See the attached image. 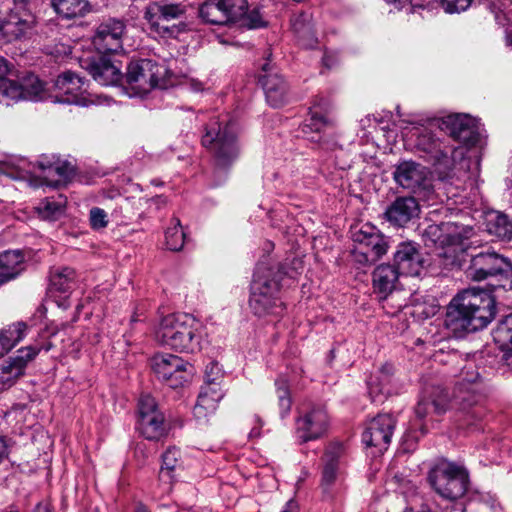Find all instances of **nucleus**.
Segmentation results:
<instances>
[{
    "instance_id": "nucleus-23",
    "label": "nucleus",
    "mask_w": 512,
    "mask_h": 512,
    "mask_svg": "<svg viewBox=\"0 0 512 512\" xmlns=\"http://www.w3.org/2000/svg\"><path fill=\"white\" fill-rule=\"evenodd\" d=\"M420 206L414 197H397L386 209L385 217L393 225L403 227L418 217Z\"/></svg>"
},
{
    "instance_id": "nucleus-5",
    "label": "nucleus",
    "mask_w": 512,
    "mask_h": 512,
    "mask_svg": "<svg viewBox=\"0 0 512 512\" xmlns=\"http://www.w3.org/2000/svg\"><path fill=\"white\" fill-rule=\"evenodd\" d=\"M155 339L176 352L195 354L202 349V327L187 314H168L160 320Z\"/></svg>"
},
{
    "instance_id": "nucleus-21",
    "label": "nucleus",
    "mask_w": 512,
    "mask_h": 512,
    "mask_svg": "<svg viewBox=\"0 0 512 512\" xmlns=\"http://www.w3.org/2000/svg\"><path fill=\"white\" fill-rule=\"evenodd\" d=\"M484 395L476 386L468 387L465 383H456L453 394V403L465 413L471 414L472 418H480L483 415L481 403Z\"/></svg>"
},
{
    "instance_id": "nucleus-43",
    "label": "nucleus",
    "mask_w": 512,
    "mask_h": 512,
    "mask_svg": "<svg viewBox=\"0 0 512 512\" xmlns=\"http://www.w3.org/2000/svg\"><path fill=\"white\" fill-rule=\"evenodd\" d=\"M55 164L56 165L52 176L57 175L59 178L56 180L46 178V185L56 188L62 182H65L66 180L70 179L74 175L75 169L70 162L66 160H61L60 158L56 159Z\"/></svg>"
},
{
    "instance_id": "nucleus-27",
    "label": "nucleus",
    "mask_w": 512,
    "mask_h": 512,
    "mask_svg": "<svg viewBox=\"0 0 512 512\" xmlns=\"http://www.w3.org/2000/svg\"><path fill=\"white\" fill-rule=\"evenodd\" d=\"M292 30L295 33L299 45L303 48H315L318 43L312 14L309 11H302L291 18Z\"/></svg>"
},
{
    "instance_id": "nucleus-45",
    "label": "nucleus",
    "mask_w": 512,
    "mask_h": 512,
    "mask_svg": "<svg viewBox=\"0 0 512 512\" xmlns=\"http://www.w3.org/2000/svg\"><path fill=\"white\" fill-rule=\"evenodd\" d=\"M0 97L14 101L23 99V88L21 81H14L8 79L6 76L0 79Z\"/></svg>"
},
{
    "instance_id": "nucleus-57",
    "label": "nucleus",
    "mask_w": 512,
    "mask_h": 512,
    "mask_svg": "<svg viewBox=\"0 0 512 512\" xmlns=\"http://www.w3.org/2000/svg\"><path fill=\"white\" fill-rule=\"evenodd\" d=\"M322 63H323V66L328 68V69H331L332 67H334L337 63V58L334 54H331V53H324L323 57H322Z\"/></svg>"
},
{
    "instance_id": "nucleus-19",
    "label": "nucleus",
    "mask_w": 512,
    "mask_h": 512,
    "mask_svg": "<svg viewBox=\"0 0 512 512\" xmlns=\"http://www.w3.org/2000/svg\"><path fill=\"white\" fill-rule=\"evenodd\" d=\"M54 87L57 92L52 96L53 102L86 105V99L82 92V78L75 73L67 71L60 74L55 80Z\"/></svg>"
},
{
    "instance_id": "nucleus-26",
    "label": "nucleus",
    "mask_w": 512,
    "mask_h": 512,
    "mask_svg": "<svg viewBox=\"0 0 512 512\" xmlns=\"http://www.w3.org/2000/svg\"><path fill=\"white\" fill-rule=\"evenodd\" d=\"M449 404L447 392L441 387H433L429 394L418 402L415 413L419 419H423L432 413L441 415L447 411Z\"/></svg>"
},
{
    "instance_id": "nucleus-17",
    "label": "nucleus",
    "mask_w": 512,
    "mask_h": 512,
    "mask_svg": "<svg viewBox=\"0 0 512 512\" xmlns=\"http://www.w3.org/2000/svg\"><path fill=\"white\" fill-rule=\"evenodd\" d=\"M395 424L396 420L391 414H378L367 423L362 434L363 443L382 453L391 442Z\"/></svg>"
},
{
    "instance_id": "nucleus-22",
    "label": "nucleus",
    "mask_w": 512,
    "mask_h": 512,
    "mask_svg": "<svg viewBox=\"0 0 512 512\" xmlns=\"http://www.w3.org/2000/svg\"><path fill=\"white\" fill-rule=\"evenodd\" d=\"M402 272L395 265L382 264L376 267L373 272V287L376 293L380 295L382 307L394 299L392 292L395 289L396 282Z\"/></svg>"
},
{
    "instance_id": "nucleus-12",
    "label": "nucleus",
    "mask_w": 512,
    "mask_h": 512,
    "mask_svg": "<svg viewBox=\"0 0 512 512\" xmlns=\"http://www.w3.org/2000/svg\"><path fill=\"white\" fill-rule=\"evenodd\" d=\"M162 66L151 59L132 60L124 79L135 95H145L158 87L162 76Z\"/></svg>"
},
{
    "instance_id": "nucleus-15",
    "label": "nucleus",
    "mask_w": 512,
    "mask_h": 512,
    "mask_svg": "<svg viewBox=\"0 0 512 512\" xmlns=\"http://www.w3.org/2000/svg\"><path fill=\"white\" fill-rule=\"evenodd\" d=\"M126 30L124 21L110 18L101 22L94 33L92 43L100 54H113L122 50V37Z\"/></svg>"
},
{
    "instance_id": "nucleus-4",
    "label": "nucleus",
    "mask_w": 512,
    "mask_h": 512,
    "mask_svg": "<svg viewBox=\"0 0 512 512\" xmlns=\"http://www.w3.org/2000/svg\"><path fill=\"white\" fill-rule=\"evenodd\" d=\"M415 153L429 164L442 180L451 177L456 163L465 156L463 147L451 145L447 138L439 137L427 127L415 128Z\"/></svg>"
},
{
    "instance_id": "nucleus-42",
    "label": "nucleus",
    "mask_w": 512,
    "mask_h": 512,
    "mask_svg": "<svg viewBox=\"0 0 512 512\" xmlns=\"http://www.w3.org/2000/svg\"><path fill=\"white\" fill-rule=\"evenodd\" d=\"M276 394L281 418H285L291 410L292 400L289 385L286 379L278 378L275 381Z\"/></svg>"
},
{
    "instance_id": "nucleus-33",
    "label": "nucleus",
    "mask_w": 512,
    "mask_h": 512,
    "mask_svg": "<svg viewBox=\"0 0 512 512\" xmlns=\"http://www.w3.org/2000/svg\"><path fill=\"white\" fill-rule=\"evenodd\" d=\"M486 231L500 240H512V219L500 211H490L485 216Z\"/></svg>"
},
{
    "instance_id": "nucleus-49",
    "label": "nucleus",
    "mask_w": 512,
    "mask_h": 512,
    "mask_svg": "<svg viewBox=\"0 0 512 512\" xmlns=\"http://www.w3.org/2000/svg\"><path fill=\"white\" fill-rule=\"evenodd\" d=\"M205 384L220 386V382L223 379V371L219 363L211 361L206 365L205 373Z\"/></svg>"
},
{
    "instance_id": "nucleus-11",
    "label": "nucleus",
    "mask_w": 512,
    "mask_h": 512,
    "mask_svg": "<svg viewBox=\"0 0 512 512\" xmlns=\"http://www.w3.org/2000/svg\"><path fill=\"white\" fill-rule=\"evenodd\" d=\"M150 364L157 378L173 389L183 387L194 374L189 362L173 354H156Z\"/></svg>"
},
{
    "instance_id": "nucleus-29",
    "label": "nucleus",
    "mask_w": 512,
    "mask_h": 512,
    "mask_svg": "<svg viewBox=\"0 0 512 512\" xmlns=\"http://www.w3.org/2000/svg\"><path fill=\"white\" fill-rule=\"evenodd\" d=\"M25 270V256L21 250L0 253V285L16 278Z\"/></svg>"
},
{
    "instance_id": "nucleus-30",
    "label": "nucleus",
    "mask_w": 512,
    "mask_h": 512,
    "mask_svg": "<svg viewBox=\"0 0 512 512\" xmlns=\"http://www.w3.org/2000/svg\"><path fill=\"white\" fill-rule=\"evenodd\" d=\"M76 271L71 267H53L49 275V292L67 295L76 286Z\"/></svg>"
},
{
    "instance_id": "nucleus-47",
    "label": "nucleus",
    "mask_w": 512,
    "mask_h": 512,
    "mask_svg": "<svg viewBox=\"0 0 512 512\" xmlns=\"http://www.w3.org/2000/svg\"><path fill=\"white\" fill-rule=\"evenodd\" d=\"M37 211L43 219L55 220L63 212V203L45 199L38 205Z\"/></svg>"
},
{
    "instance_id": "nucleus-53",
    "label": "nucleus",
    "mask_w": 512,
    "mask_h": 512,
    "mask_svg": "<svg viewBox=\"0 0 512 512\" xmlns=\"http://www.w3.org/2000/svg\"><path fill=\"white\" fill-rule=\"evenodd\" d=\"M243 24L251 29L261 28L266 25L259 10L253 9L247 11V14L242 18Z\"/></svg>"
},
{
    "instance_id": "nucleus-54",
    "label": "nucleus",
    "mask_w": 512,
    "mask_h": 512,
    "mask_svg": "<svg viewBox=\"0 0 512 512\" xmlns=\"http://www.w3.org/2000/svg\"><path fill=\"white\" fill-rule=\"evenodd\" d=\"M56 157H42L37 163L38 167L43 171L44 175V182L46 183V178L50 179L49 177L53 175V171L55 168L56 163Z\"/></svg>"
},
{
    "instance_id": "nucleus-24",
    "label": "nucleus",
    "mask_w": 512,
    "mask_h": 512,
    "mask_svg": "<svg viewBox=\"0 0 512 512\" xmlns=\"http://www.w3.org/2000/svg\"><path fill=\"white\" fill-rule=\"evenodd\" d=\"M86 69L93 79L102 86L118 84L124 78L120 68L106 54L90 61Z\"/></svg>"
},
{
    "instance_id": "nucleus-59",
    "label": "nucleus",
    "mask_w": 512,
    "mask_h": 512,
    "mask_svg": "<svg viewBox=\"0 0 512 512\" xmlns=\"http://www.w3.org/2000/svg\"><path fill=\"white\" fill-rule=\"evenodd\" d=\"M10 72V65L8 61L0 57V79H2L4 76H7Z\"/></svg>"
},
{
    "instance_id": "nucleus-20",
    "label": "nucleus",
    "mask_w": 512,
    "mask_h": 512,
    "mask_svg": "<svg viewBox=\"0 0 512 512\" xmlns=\"http://www.w3.org/2000/svg\"><path fill=\"white\" fill-rule=\"evenodd\" d=\"M394 263L402 275L419 276L425 267L426 259L417 243L407 241L398 244L394 253Z\"/></svg>"
},
{
    "instance_id": "nucleus-25",
    "label": "nucleus",
    "mask_w": 512,
    "mask_h": 512,
    "mask_svg": "<svg viewBox=\"0 0 512 512\" xmlns=\"http://www.w3.org/2000/svg\"><path fill=\"white\" fill-rule=\"evenodd\" d=\"M395 181L404 189L415 192L425 185L427 180L426 169L413 161H404L400 163L394 173Z\"/></svg>"
},
{
    "instance_id": "nucleus-58",
    "label": "nucleus",
    "mask_w": 512,
    "mask_h": 512,
    "mask_svg": "<svg viewBox=\"0 0 512 512\" xmlns=\"http://www.w3.org/2000/svg\"><path fill=\"white\" fill-rule=\"evenodd\" d=\"M52 347H53L52 342L46 341L43 344L35 343L33 345L26 346L25 348H36L37 349V355H38L41 350L49 351V350L52 349Z\"/></svg>"
},
{
    "instance_id": "nucleus-48",
    "label": "nucleus",
    "mask_w": 512,
    "mask_h": 512,
    "mask_svg": "<svg viewBox=\"0 0 512 512\" xmlns=\"http://www.w3.org/2000/svg\"><path fill=\"white\" fill-rule=\"evenodd\" d=\"M180 458L179 449L172 447L165 451L162 455V466L160 471V476L164 477L167 475L169 478H172L171 472H173L178 466Z\"/></svg>"
},
{
    "instance_id": "nucleus-16",
    "label": "nucleus",
    "mask_w": 512,
    "mask_h": 512,
    "mask_svg": "<svg viewBox=\"0 0 512 512\" xmlns=\"http://www.w3.org/2000/svg\"><path fill=\"white\" fill-rule=\"evenodd\" d=\"M259 82L270 106L278 108L288 102L289 85L269 60L262 65Z\"/></svg>"
},
{
    "instance_id": "nucleus-50",
    "label": "nucleus",
    "mask_w": 512,
    "mask_h": 512,
    "mask_svg": "<svg viewBox=\"0 0 512 512\" xmlns=\"http://www.w3.org/2000/svg\"><path fill=\"white\" fill-rule=\"evenodd\" d=\"M156 413H161V411L158 409L155 399L148 394L142 395L138 402V417Z\"/></svg>"
},
{
    "instance_id": "nucleus-36",
    "label": "nucleus",
    "mask_w": 512,
    "mask_h": 512,
    "mask_svg": "<svg viewBox=\"0 0 512 512\" xmlns=\"http://www.w3.org/2000/svg\"><path fill=\"white\" fill-rule=\"evenodd\" d=\"M341 452L340 446H334L328 448L323 456L322 486L325 489L331 487L337 479Z\"/></svg>"
},
{
    "instance_id": "nucleus-55",
    "label": "nucleus",
    "mask_w": 512,
    "mask_h": 512,
    "mask_svg": "<svg viewBox=\"0 0 512 512\" xmlns=\"http://www.w3.org/2000/svg\"><path fill=\"white\" fill-rule=\"evenodd\" d=\"M488 9L491 11V13L494 15L495 21L499 25H505L506 22L509 20L506 16V14L502 11L501 7L498 6L494 2H490L488 4Z\"/></svg>"
},
{
    "instance_id": "nucleus-6",
    "label": "nucleus",
    "mask_w": 512,
    "mask_h": 512,
    "mask_svg": "<svg viewBox=\"0 0 512 512\" xmlns=\"http://www.w3.org/2000/svg\"><path fill=\"white\" fill-rule=\"evenodd\" d=\"M428 482L439 496L454 501L465 494L469 484V473L463 466L443 462L429 471Z\"/></svg>"
},
{
    "instance_id": "nucleus-14",
    "label": "nucleus",
    "mask_w": 512,
    "mask_h": 512,
    "mask_svg": "<svg viewBox=\"0 0 512 512\" xmlns=\"http://www.w3.org/2000/svg\"><path fill=\"white\" fill-rule=\"evenodd\" d=\"M328 427V415L323 406L313 405L301 411L296 420V437L299 443L316 440L324 435Z\"/></svg>"
},
{
    "instance_id": "nucleus-39",
    "label": "nucleus",
    "mask_w": 512,
    "mask_h": 512,
    "mask_svg": "<svg viewBox=\"0 0 512 512\" xmlns=\"http://www.w3.org/2000/svg\"><path fill=\"white\" fill-rule=\"evenodd\" d=\"M329 124L327 117L317 111L311 110L310 117L301 126L304 137L312 142H319L322 130Z\"/></svg>"
},
{
    "instance_id": "nucleus-46",
    "label": "nucleus",
    "mask_w": 512,
    "mask_h": 512,
    "mask_svg": "<svg viewBox=\"0 0 512 512\" xmlns=\"http://www.w3.org/2000/svg\"><path fill=\"white\" fill-rule=\"evenodd\" d=\"M457 383H465L468 387L476 386L477 388H480L481 375L474 362H467L465 364L460 371Z\"/></svg>"
},
{
    "instance_id": "nucleus-13",
    "label": "nucleus",
    "mask_w": 512,
    "mask_h": 512,
    "mask_svg": "<svg viewBox=\"0 0 512 512\" xmlns=\"http://www.w3.org/2000/svg\"><path fill=\"white\" fill-rule=\"evenodd\" d=\"M441 131L467 147L475 146L480 140L475 118L467 114H450L439 122Z\"/></svg>"
},
{
    "instance_id": "nucleus-64",
    "label": "nucleus",
    "mask_w": 512,
    "mask_h": 512,
    "mask_svg": "<svg viewBox=\"0 0 512 512\" xmlns=\"http://www.w3.org/2000/svg\"><path fill=\"white\" fill-rule=\"evenodd\" d=\"M506 44L512 46V30L506 31Z\"/></svg>"
},
{
    "instance_id": "nucleus-9",
    "label": "nucleus",
    "mask_w": 512,
    "mask_h": 512,
    "mask_svg": "<svg viewBox=\"0 0 512 512\" xmlns=\"http://www.w3.org/2000/svg\"><path fill=\"white\" fill-rule=\"evenodd\" d=\"M472 234V227L447 221L428 225L423 232V238L427 246L433 245L441 249L438 256L448 257L452 247L461 245Z\"/></svg>"
},
{
    "instance_id": "nucleus-44",
    "label": "nucleus",
    "mask_w": 512,
    "mask_h": 512,
    "mask_svg": "<svg viewBox=\"0 0 512 512\" xmlns=\"http://www.w3.org/2000/svg\"><path fill=\"white\" fill-rule=\"evenodd\" d=\"M222 2V5L226 7L229 24L242 20V18L247 14V0H223Z\"/></svg>"
},
{
    "instance_id": "nucleus-1",
    "label": "nucleus",
    "mask_w": 512,
    "mask_h": 512,
    "mask_svg": "<svg viewBox=\"0 0 512 512\" xmlns=\"http://www.w3.org/2000/svg\"><path fill=\"white\" fill-rule=\"evenodd\" d=\"M496 314V299L490 291L468 288L451 299L447 305L444 324L456 338H462L486 328Z\"/></svg>"
},
{
    "instance_id": "nucleus-34",
    "label": "nucleus",
    "mask_w": 512,
    "mask_h": 512,
    "mask_svg": "<svg viewBox=\"0 0 512 512\" xmlns=\"http://www.w3.org/2000/svg\"><path fill=\"white\" fill-rule=\"evenodd\" d=\"M393 375V366L385 364L378 374L371 376L367 382L369 394L374 402L382 401L383 397L390 394L389 384Z\"/></svg>"
},
{
    "instance_id": "nucleus-62",
    "label": "nucleus",
    "mask_w": 512,
    "mask_h": 512,
    "mask_svg": "<svg viewBox=\"0 0 512 512\" xmlns=\"http://www.w3.org/2000/svg\"><path fill=\"white\" fill-rule=\"evenodd\" d=\"M33 512H51V509L48 503H39Z\"/></svg>"
},
{
    "instance_id": "nucleus-60",
    "label": "nucleus",
    "mask_w": 512,
    "mask_h": 512,
    "mask_svg": "<svg viewBox=\"0 0 512 512\" xmlns=\"http://www.w3.org/2000/svg\"><path fill=\"white\" fill-rule=\"evenodd\" d=\"M9 451L6 440L0 436V463L8 457Z\"/></svg>"
},
{
    "instance_id": "nucleus-3",
    "label": "nucleus",
    "mask_w": 512,
    "mask_h": 512,
    "mask_svg": "<svg viewBox=\"0 0 512 512\" xmlns=\"http://www.w3.org/2000/svg\"><path fill=\"white\" fill-rule=\"evenodd\" d=\"M286 272L280 264L256 267L250 287L249 308L255 316H279L285 306L279 297L281 282Z\"/></svg>"
},
{
    "instance_id": "nucleus-31",
    "label": "nucleus",
    "mask_w": 512,
    "mask_h": 512,
    "mask_svg": "<svg viewBox=\"0 0 512 512\" xmlns=\"http://www.w3.org/2000/svg\"><path fill=\"white\" fill-rule=\"evenodd\" d=\"M223 396L224 393L220 386L205 384L201 388V392L194 406V415L197 418H204L208 414L213 413Z\"/></svg>"
},
{
    "instance_id": "nucleus-10",
    "label": "nucleus",
    "mask_w": 512,
    "mask_h": 512,
    "mask_svg": "<svg viewBox=\"0 0 512 512\" xmlns=\"http://www.w3.org/2000/svg\"><path fill=\"white\" fill-rule=\"evenodd\" d=\"M466 273L473 281H484L497 276L508 278L512 275V263L506 257L487 248L470 255Z\"/></svg>"
},
{
    "instance_id": "nucleus-41",
    "label": "nucleus",
    "mask_w": 512,
    "mask_h": 512,
    "mask_svg": "<svg viewBox=\"0 0 512 512\" xmlns=\"http://www.w3.org/2000/svg\"><path fill=\"white\" fill-rule=\"evenodd\" d=\"M165 240L169 250L179 251L182 249L185 241V233L182 230L178 218L171 219V225L165 231Z\"/></svg>"
},
{
    "instance_id": "nucleus-61",
    "label": "nucleus",
    "mask_w": 512,
    "mask_h": 512,
    "mask_svg": "<svg viewBox=\"0 0 512 512\" xmlns=\"http://www.w3.org/2000/svg\"><path fill=\"white\" fill-rule=\"evenodd\" d=\"M281 512H297V503L293 500L288 501Z\"/></svg>"
},
{
    "instance_id": "nucleus-51",
    "label": "nucleus",
    "mask_w": 512,
    "mask_h": 512,
    "mask_svg": "<svg viewBox=\"0 0 512 512\" xmlns=\"http://www.w3.org/2000/svg\"><path fill=\"white\" fill-rule=\"evenodd\" d=\"M472 0H440V5L446 13H460L471 5Z\"/></svg>"
},
{
    "instance_id": "nucleus-37",
    "label": "nucleus",
    "mask_w": 512,
    "mask_h": 512,
    "mask_svg": "<svg viewBox=\"0 0 512 512\" xmlns=\"http://www.w3.org/2000/svg\"><path fill=\"white\" fill-rule=\"evenodd\" d=\"M28 326L19 321L0 330V355H4L15 347L26 335Z\"/></svg>"
},
{
    "instance_id": "nucleus-56",
    "label": "nucleus",
    "mask_w": 512,
    "mask_h": 512,
    "mask_svg": "<svg viewBox=\"0 0 512 512\" xmlns=\"http://www.w3.org/2000/svg\"><path fill=\"white\" fill-rule=\"evenodd\" d=\"M394 296L393 300H390L388 304H386V308H383L388 314L395 315L399 311L405 307V303L398 301V296L392 293Z\"/></svg>"
},
{
    "instance_id": "nucleus-28",
    "label": "nucleus",
    "mask_w": 512,
    "mask_h": 512,
    "mask_svg": "<svg viewBox=\"0 0 512 512\" xmlns=\"http://www.w3.org/2000/svg\"><path fill=\"white\" fill-rule=\"evenodd\" d=\"M137 429L145 439L150 441H159L169 432L168 424L165 422L162 412L153 415L144 414V416L138 417Z\"/></svg>"
},
{
    "instance_id": "nucleus-52",
    "label": "nucleus",
    "mask_w": 512,
    "mask_h": 512,
    "mask_svg": "<svg viewBox=\"0 0 512 512\" xmlns=\"http://www.w3.org/2000/svg\"><path fill=\"white\" fill-rule=\"evenodd\" d=\"M90 225L94 230H100L108 225L107 213L98 207L90 210Z\"/></svg>"
},
{
    "instance_id": "nucleus-18",
    "label": "nucleus",
    "mask_w": 512,
    "mask_h": 512,
    "mask_svg": "<svg viewBox=\"0 0 512 512\" xmlns=\"http://www.w3.org/2000/svg\"><path fill=\"white\" fill-rule=\"evenodd\" d=\"M37 356L36 348H20L0 364V390H6L24 376L25 370Z\"/></svg>"
},
{
    "instance_id": "nucleus-63",
    "label": "nucleus",
    "mask_w": 512,
    "mask_h": 512,
    "mask_svg": "<svg viewBox=\"0 0 512 512\" xmlns=\"http://www.w3.org/2000/svg\"><path fill=\"white\" fill-rule=\"evenodd\" d=\"M456 247H452V250L448 252V257H445L449 262H446V265L453 264L455 262V253H456Z\"/></svg>"
},
{
    "instance_id": "nucleus-40",
    "label": "nucleus",
    "mask_w": 512,
    "mask_h": 512,
    "mask_svg": "<svg viewBox=\"0 0 512 512\" xmlns=\"http://www.w3.org/2000/svg\"><path fill=\"white\" fill-rule=\"evenodd\" d=\"M23 88V100L43 101L48 98V93L43 83L34 74H27L21 78Z\"/></svg>"
},
{
    "instance_id": "nucleus-7",
    "label": "nucleus",
    "mask_w": 512,
    "mask_h": 512,
    "mask_svg": "<svg viewBox=\"0 0 512 512\" xmlns=\"http://www.w3.org/2000/svg\"><path fill=\"white\" fill-rule=\"evenodd\" d=\"M186 14V7L181 3H168L166 1H156L150 3L144 11V19L148 22L151 31L161 37L176 38L179 34L187 30V25L183 21L172 25H164V22L181 20Z\"/></svg>"
},
{
    "instance_id": "nucleus-35",
    "label": "nucleus",
    "mask_w": 512,
    "mask_h": 512,
    "mask_svg": "<svg viewBox=\"0 0 512 512\" xmlns=\"http://www.w3.org/2000/svg\"><path fill=\"white\" fill-rule=\"evenodd\" d=\"M56 14L63 19L83 17L90 11L88 0H50Z\"/></svg>"
},
{
    "instance_id": "nucleus-32",
    "label": "nucleus",
    "mask_w": 512,
    "mask_h": 512,
    "mask_svg": "<svg viewBox=\"0 0 512 512\" xmlns=\"http://www.w3.org/2000/svg\"><path fill=\"white\" fill-rule=\"evenodd\" d=\"M30 29L31 21L19 13L12 12L0 19V33L7 41L21 38Z\"/></svg>"
},
{
    "instance_id": "nucleus-38",
    "label": "nucleus",
    "mask_w": 512,
    "mask_h": 512,
    "mask_svg": "<svg viewBox=\"0 0 512 512\" xmlns=\"http://www.w3.org/2000/svg\"><path fill=\"white\" fill-rule=\"evenodd\" d=\"M223 0H206L199 8V16L203 21L212 25H227L229 18Z\"/></svg>"
},
{
    "instance_id": "nucleus-8",
    "label": "nucleus",
    "mask_w": 512,
    "mask_h": 512,
    "mask_svg": "<svg viewBox=\"0 0 512 512\" xmlns=\"http://www.w3.org/2000/svg\"><path fill=\"white\" fill-rule=\"evenodd\" d=\"M355 244L352 250L354 260L361 265H371L381 258L388 250L387 238L368 223L352 231Z\"/></svg>"
},
{
    "instance_id": "nucleus-2",
    "label": "nucleus",
    "mask_w": 512,
    "mask_h": 512,
    "mask_svg": "<svg viewBox=\"0 0 512 512\" xmlns=\"http://www.w3.org/2000/svg\"><path fill=\"white\" fill-rule=\"evenodd\" d=\"M201 145L211 155L216 168L228 170L241 154L235 121L227 116L211 117L204 125Z\"/></svg>"
}]
</instances>
